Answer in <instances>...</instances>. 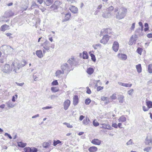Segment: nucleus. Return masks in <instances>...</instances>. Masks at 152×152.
Instances as JSON below:
<instances>
[{"instance_id": "58836bf2", "label": "nucleus", "mask_w": 152, "mask_h": 152, "mask_svg": "<svg viewBox=\"0 0 152 152\" xmlns=\"http://www.w3.org/2000/svg\"><path fill=\"white\" fill-rule=\"evenodd\" d=\"M89 54H90V56H91V59L92 60L94 61H96V59L94 55L93 54L91 53V52H89Z\"/></svg>"}, {"instance_id": "ddd939ff", "label": "nucleus", "mask_w": 152, "mask_h": 152, "mask_svg": "<svg viewBox=\"0 0 152 152\" xmlns=\"http://www.w3.org/2000/svg\"><path fill=\"white\" fill-rule=\"evenodd\" d=\"M112 48L113 50L115 52L118 51L119 48V44L118 42L115 41L114 42Z\"/></svg>"}, {"instance_id": "de8ad7c7", "label": "nucleus", "mask_w": 152, "mask_h": 152, "mask_svg": "<svg viewBox=\"0 0 152 152\" xmlns=\"http://www.w3.org/2000/svg\"><path fill=\"white\" fill-rule=\"evenodd\" d=\"M91 102V100L89 98L86 99L85 100V104L86 105H88Z\"/></svg>"}, {"instance_id": "aec40b11", "label": "nucleus", "mask_w": 152, "mask_h": 152, "mask_svg": "<svg viewBox=\"0 0 152 152\" xmlns=\"http://www.w3.org/2000/svg\"><path fill=\"white\" fill-rule=\"evenodd\" d=\"M71 17L70 13H67L66 14L64 18L62 20V22H66Z\"/></svg>"}, {"instance_id": "2f4dec72", "label": "nucleus", "mask_w": 152, "mask_h": 152, "mask_svg": "<svg viewBox=\"0 0 152 152\" xmlns=\"http://www.w3.org/2000/svg\"><path fill=\"white\" fill-rule=\"evenodd\" d=\"M94 70L93 68L90 67L87 69V73L89 74H92L94 72Z\"/></svg>"}, {"instance_id": "a19ab883", "label": "nucleus", "mask_w": 152, "mask_h": 152, "mask_svg": "<svg viewBox=\"0 0 152 152\" xmlns=\"http://www.w3.org/2000/svg\"><path fill=\"white\" fill-rule=\"evenodd\" d=\"M142 51V49L141 48H138L137 50V52L140 55H141Z\"/></svg>"}, {"instance_id": "473e14b6", "label": "nucleus", "mask_w": 152, "mask_h": 152, "mask_svg": "<svg viewBox=\"0 0 152 152\" xmlns=\"http://www.w3.org/2000/svg\"><path fill=\"white\" fill-rule=\"evenodd\" d=\"M135 33L136 34L137 33V34H138L140 36H142L143 35V34L142 33V32H141L140 31V28H139L136 30L135 31Z\"/></svg>"}, {"instance_id": "72a5a7b5", "label": "nucleus", "mask_w": 152, "mask_h": 152, "mask_svg": "<svg viewBox=\"0 0 152 152\" xmlns=\"http://www.w3.org/2000/svg\"><path fill=\"white\" fill-rule=\"evenodd\" d=\"M90 121L89 119L87 117L86 119L83 120V124L84 125H87L89 123V122Z\"/></svg>"}, {"instance_id": "bb28decb", "label": "nucleus", "mask_w": 152, "mask_h": 152, "mask_svg": "<svg viewBox=\"0 0 152 152\" xmlns=\"http://www.w3.org/2000/svg\"><path fill=\"white\" fill-rule=\"evenodd\" d=\"M18 145L21 148H24L27 145L26 143H24L22 142H18L17 143Z\"/></svg>"}, {"instance_id": "79ce46f5", "label": "nucleus", "mask_w": 152, "mask_h": 152, "mask_svg": "<svg viewBox=\"0 0 152 152\" xmlns=\"http://www.w3.org/2000/svg\"><path fill=\"white\" fill-rule=\"evenodd\" d=\"M151 148H152L151 147H148L145 148L143 149V150L145 151H146V152H149L150 151H151Z\"/></svg>"}, {"instance_id": "49530a36", "label": "nucleus", "mask_w": 152, "mask_h": 152, "mask_svg": "<svg viewBox=\"0 0 152 152\" xmlns=\"http://www.w3.org/2000/svg\"><path fill=\"white\" fill-rule=\"evenodd\" d=\"M93 123V125L95 126H97L99 125V123L96 120H94Z\"/></svg>"}, {"instance_id": "e433bc0d", "label": "nucleus", "mask_w": 152, "mask_h": 152, "mask_svg": "<svg viewBox=\"0 0 152 152\" xmlns=\"http://www.w3.org/2000/svg\"><path fill=\"white\" fill-rule=\"evenodd\" d=\"M146 105L149 109L152 107V102L149 101L146 102Z\"/></svg>"}, {"instance_id": "20e7f679", "label": "nucleus", "mask_w": 152, "mask_h": 152, "mask_svg": "<svg viewBox=\"0 0 152 152\" xmlns=\"http://www.w3.org/2000/svg\"><path fill=\"white\" fill-rule=\"evenodd\" d=\"M13 15L14 13H13L11 11H7L5 13L4 16H3L0 18V21H4L5 22H7L9 20H5V18H9L13 16Z\"/></svg>"}, {"instance_id": "13d9d810", "label": "nucleus", "mask_w": 152, "mask_h": 152, "mask_svg": "<svg viewBox=\"0 0 152 152\" xmlns=\"http://www.w3.org/2000/svg\"><path fill=\"white\" fill-rule=\"evenodd\" d=\"M142 109L144 111H147L148 110L149 108L148 107H146L145 106H142Z\"/></svg>"}, {"instance_id": "0eeeda50", "label": "nucleus", "mask_w": 152, "mask_h": 152, "mask_svg": "<svg viewBox=\"0 0 152 152\" xmlns=\"http://www.w3.org/2000/svg\"><path fill=\"white\" fill-rule=\"evenodd\" d=\"M100 125H102V126H100V128L104 129H107L108 130H112L113 129L111 127V126L109 124H107L104 123L102 121H101L100 123Z\"/></svg>"}, {"instance_id": "ea45409f", "label": "nucleus", "mask_w": 152, "mask_h": 152, "mask_svg": "<svg viewBox=\"0 0 152 152\" xmlns=\"http://www.w3.org/2000/svg\"><path fill=\"white\" fill-rule=\"evenodd\" d=\"M51 90L53 92H56L58 91V89L56 87H53L51 88Z\"/></svg>"}, {"instance_id": "4c0bfd02", "label": "nucleus", "mask_w": 152, "mask_h": 152, "mask_svg": "<svg viewBox=\"0 0 152 152\" xmlns=\"http://www.w3.org/2000/svg\"><path fill=\"white\" fill-rule=\"evenodd\" d=\"M114 9V7L112 6H111L106 9V11L108 12H111V11Z\"/></svg>"}, {"instance_id": "a211bd4d", "label": "nucleus", "mask_w": 152, "mask_h": 152, "mask_svg": "<svg viewBox=\"0 0 152 152\" xmlns=\"http://www.w3.org/2000/svg\"><path fill=\"white\" fill-rule=\"evenodd\" d=\"M58 3L57 1H55V3L52 5L51 7L50 8L52 9V10L54 11H56V10H57L58 8V5L56 4Z\"/></svg>"}, {"instance_id": "864d4df0", "label": "nucleus", "mask_w": 152, "mask_h": 152, "mask_svg": "<svg viewBox=\"0 0 152 152\" xmlns=\"http://www.w3.org/2000/svg\"><path fill=\"white\" fill-rule=\"evenodd\" d=\"M31 152H37L38 151L37 149L35 147H31Z\"/></svg>"}, {"instance_id": "c85d7f7f", "label": "nucleus", "mask_w": 152, "mask_h": 152, "mask_svg": "<svg viewBox=\"0 0 152 152\" xmlns=\"http://www.w3.org/2000/svg\"><path fill=\"white\" fill-rule=\"evenodd\" d=\"M6 104L8 107L12 108L14 107L15 105L13 104L10 101H9L7 102L6 103Z\"/></svg>"}, {"instance_id": "f8f14e48", "label": "nucleus", "mask_w": 152, "mask_h": 152, "mask_svg": "<svg viewBox=\"0 0 152 152\" xmlns=\"http://www.w3.org/2000/svg\"><path fill=\"white\" fill-rule=\"evenodd\" d=\"M102 16L103 18H110L112 16V14L110 12L105 11L102 12Z\"/></svg>"}, {"instance_id": "5fc2aeb1", "label": "nucleus", "mask_w": 152, "mask_h": 152, "mask_svg": "<svg viewBox=\"0 0 152 152\" xmlns=\"http://www.w3.org/2000/svg\"><path fill=\"white\" fill-rule=\"evenodd\" d=\"M116 94H113L110 97L112 99H117L116 96Z\"/></svg>"}, {"instance_id": "f03ea898", "label": "nucleus", "mask_w": 152, "mask_h": 152, "mask_svg": "<svg viewBox=\"0 0 152 152\" xmlns=\"http://www.w3.org/2000/svg\"><path fill=\"white\" fill-rule=\"evenodd\" d=\"M15 63L13 62L11 65V68L10 66V65L8 64H6L2 69V71L4 73H9L11 71L12 69L13 71L15 72H17V68L15 65Z\"/></svg>"}, {"instance_id": "4be33fe9", "label": "nucleus", "mask_w": 152, "mask_h": 152, "mask_svg": "<svg viewBox=\"0 0 152 152\" xmlns=\"http://www.w3.org/2000/svg\"><path fill=\"white\" fill-rule=\"evenodd\" d=\"M64 73L63 72L62 70H57L56 72V76L58 77H59L60 75L61 74H64Z\"/></svg>"}, {"instance_id": "8fccbe9b", "label": "nucleus", "mask_w": 152, "mask_h": 152, "mask_svg": "<svg viewBox=\"0 0 152 152\" xmlns=\"http://www.w3.org/2000/svg\"><path fill=\"white\" fill-rule=\"evenodd\" d=\"M63 124L66 125L68 128H72L73 127V126L72 125H71L69 123L64 122Z\"/></svg>"}, {"instance_id": "a18cd8bd", "label": "nucleus", "mask_w": 152, "mask_h": 152, "mask_svg": "<svg viewBox=\"0 0 152 152\" xmlns=\"http://www.w3.org/2000/svg\"><path fill=\"white\" fill-rule=\"evenodd\" d=\"M101 45L99 43H98V44L94 45H93V47L95 49H97V47H99L100 48L101 47Z\"/></svg>"}, {"instance_id": "603ef678", "label": "nucleus", "mask_w": 152, "mask_h": 152, "mask_svg": "<svg viewBox=\"0 0 152 152\" xmlns=\"http://www.w3.org/2000/svg\"><path fill=\"white\" fill-rule=\"evenodd\" d=\"M26 61H23V64H21V65L20 67H18V66L17 67V68H17V70H19V69H20V67H23V66H25L26 65Z\"/></svg>"}, {"instance_id": "9b49d317", "label": "nucleus", "mask_w": 152, "mask_h": 152, "mask_svg": "<svg viewBox=\"0 0 152 152\" xmlns=\"http://www.w3.org/2000/svg\"><path fill=\"white\" fill-rule=\"evenodd\" d=\"M70 101L69 99H67L64 103V109L65 110H67L70 104Z\"/></svg>"}, {"instance_id": "c03bdc74", "label": "nucleus", "mask_w": 152, "mask_h": 152, "mask_svg": "<svg viewBox=\"0 0 152 152\" xmlns=\"http://www.w3.org/2000/svg\"><path fill=\"white\" fill-rule=\"evenodd\" d=\"M24 150L25 152H31V148L26 147L24 148Z\"/></svg>"}, {"instance_id": "69168bd1", "label": "nucleus", "mask_w": 152, "mask_h": 152, "mask_svg": "<svg viewBox=\"0 0 152 152\" xmlns=\"http://www.w3.org/2000/svg\"><path fill=\"white\" fill-rule=\"evenodd\" d=\"M4 135L5 136H7L10 139H12V137L11 136L10 134H8V133H5Z\"/></svg>"}, {"instance_id": "f3484780", "label": "nucleus", "mask_w": 152, "mask_h": 152, "mask_svg": "<svg viewBox=\"0 0 152 152\" xmlns=\"http://www.w3.org/2000/svg\"><path fill=\"white\" fill-rule=\"evenodd\" d=\"M0 29L1 31H4L6 30L9 29V26L7 24H4L2 26Z\"/></svg>"}, {"instance_id": "f704fd0d", "label": "nucleus", "mask_w": 152, "mask_h": 152, "mask_svg": "<svg viewBox=\"0 0 152 152\" xmlns=\"http://www.w3.org/2000/svg\"><path fill=\"white\" fill-rule=\"evenodd\" d=\"M74 60L75 58H72L68 61L67 62L70 64L71 66H72L74 61H75Z\"/></svg>"}, {"instance_id": "9d476101", "label": "nucleus", "mask_w": 152, "mask_h": 152, "mask_svg": "<svg viewBox=\"0 0 152 152\" xmlns=\"http://www.w3.org/2000/svg\"><path fill=\"white\" fill-rule=\"evenodd\" d=\"M111 30L110 28H104L100 32V36H103L105 34H110L111 33Z\"/></svg>"}, {"instance_id": "b1692460", "label": "nucleus", "mask_w": 152, "mask_h": 152, "mask_svg": "<svg viewBox=\"0 0 152 152\" xmlns=\"http://www.w3.org/2000/svg\"><path fill=\"white\" fill-rule=\"evenodd\" d=\"M45 4L47 6L50 5L53 2V0H43Z\"/></svg>"}, {"instance_id": "3c124183", "label": "nucleus", "mask_w": 152, "mask_h": 152, "mask_svg": "<svg viewBox=\"0 0 152 152\" xmlns=\"http://www.w3.org/2000/svg\"><path fill=\"white\" fill-rule=\"evenodd\" d=\"M37 5L36 3L34 2H32V4L31 7V9H32L35 7H37Z\"/></svg>"}, {"instance_id": "c9c22d12", "label": "nucleus", "mask_w": 152, "mask_h": 152, "mask_svg": "<svg viewBox=\"0 0 152 152\" xmlns=\"http://www.w3.org/2000/svg\"><path fill=\"white\" fill-rule=\"evenodd\" d=\"M148 71L150 73H152V64H149L148 66Z\"/></svg>"}, {"instance_id": "cd10ccee", "label": "nucleus", "mask_w": 152, "mask_h": 152, "mask_svg": "<svg viewBox=\"0 0 152 152\" xmlns=\"http://www.w3.org/2000/svg\"><path fill=\"white\" fill-rule=\"evenodd\" d=\"M124 96L123 95H120L119 97L118 98V100L120 103H122L124 101Z\"/></svg>"}, {"instance_id": "2eb2a0df", "label": "nucleus", "mask_w": 152, "mask_h": 152, "mask_svg": "<svg viewBox=\"0 0 152 152\" xmlns=\"http://www.w3.org/2000/svg\"><path fill=\"white\" fill-rule=\"evenodd\" d=\"M70 11L74 14L77 13L78 12L77 8L75 6H72L70 8Z\"/></svg>"}, {"instance_id": "5701e85b", "label": "nucleus", "mask_w": 152, "mask_h": 152, "mask_svg": "<svg viewBox=\"0 0 152 152\" xmlns=\"http://www.w3.org/2000/svg\"><path fill=\"white\" fill-rule=\"evenodd\" d=\"M126 118L124 115H122L118 119L119 122H124L126 121Z\"/></svg>"}, {"instance_id": "774afa93", "label": "nucleus", "mask_w": 152, "mask_h": 152, "mask_svg": "<svg viewBox=\"0 0 152 152\" xmlns=\"http://www.w3.org/2000/svg\"><path fill=\"white\" fill-rule=\"evenodd\" d=\"M112 126L113 127H114L115 128H118V126L116 124L113 123L112 124Z\"/></svg>"}, {"instance_id": "6e6d98bb", "label": "nucleus", "mask_w": 152, "mask_h": 152, "mask_svg": "<svg viewBox=\"0 0 152 152\" xmlns=\"http://www.w3.org/2000/svg\"><path fill=\"white\" fill-rule=\"evenodd\" d=\"M52 85L53 86H56L58 85V83L57 81V80H55L53 81L52 83Z\"/></svg>"}, {"instance_id": "39448f33", "label": "nucleus", "mask_w": 152, "mask_h": 152, "mask_svg": "<svg viewBox=\"0 0 152 152\" xmlns=\"http://www.w3.org/2000/svg\"><path fill=\"white\" fill-rule=\"evenodd\" d=\"M50 42L47 40H46L42 44V46H43V51L44 54L46 52V51L48 52L49 51L50 48Z\"/></svg>"}, {"instance_id": "7ed1b4c3", "label": "nucleus", "mask_w": 152, "mask_h": 152, "mask_svg": "<svg viewBox=\"0 0 152 152\" xmlns=\"http://www.w3.org/2000/svg\"><path fill=\"white\" fill-rule=\"evenodd\" d=\"M3 52L5 54L8 55L11 53L14 49L9 45H4L1 47Z\"/></svg>"}, {"instance_id": "a878e982", "label": "nucleus", "mask_w": 152, "mask_h": 152, "mask_svg": "<svg viewBox=\"0 0 152 152\" xmlns=\"http://www.w3.org/2000/svg\"><path fill=\"white\" fill-rule=\"evenodd\" d=\"M51 142L49 141L48 142H45L43 143L42 146L44 148H47L51 145Z\"/></svg>"}, {"instance_id": "4d7b16f0", "label": "nucleus", "mask_w": 152, "mask_h": 152, "mask_svg": "<svg viewBox=\"0 0 152 152\" xmlns=\"http://www.w3.org/2000/svg\"><path fill=\"white\" fill-rule=\"evenodd\" d=\"M132 85V84H129L128 83H124V86L126 87H130Z\"/></svg>"}, {"instance_id": "0e129e2a", "label": "nucleus", "mask_w": 152, "mask_h": 152, "mask_svg": "<svg viewBox=\"0 0 152 152\" xmlns=\"http://www.w3.org/2000/svg\"><path fill=\"white\" fill-rule=\"evenodd\" d=\"M103 88V87L99 86L97 87V91H99L101 90H102Z\"/></svg>"}, {"instance_id": "37998d69", "label": "nucleus", "mask_w": 152, "mask_h": 152, "mask_svg": "<svg viewBox=\"0 0 152 152\" xmlns=\"http://www.w3.org/2000/svg\"><path fill=\"white\" fill-rule=\"evenodd\" d=\"M61 143V141L59 140H57V141L54 140L53 142V145L54 146H55L58 144Z\"/></svg>"}, {"instance_id": "bf43d9fd", "label": "nucleus", "mask_w": 152, "mask_h": 152, "mask_svg": "<svg viewBox=\"0 0 152 152\" xmlns=\"http://www.w3.org/2000/svg\"><path fill=\"white\" fill-rule=\"evenodd\" d=\"M132 139H130L126 143L127 145H129L132 144Z\"/></svg>"}, {"instance_id": "423d86ee", "label": "nucleus", "mask_w": 152, "mask_h": 152, "mask_svg": "<svg viewBox=\"0 0 152 152\" xmlns=\"http://www.w3.org/2000/svg\"><path fill=\"white\" fill-rule=\"evenodd\" d=\"M61 68L63 72L66 74H67L70 71V66L66 63L63 64L61 67Z\"/></svg>"}, {"instance_id": "09e8293b", "label": "nucleus", "mask_w": 152, "mask_h": 152, "mask_svg": "<svg viewBox=\"0 0 152 152\" xmlns=\"http://www.w3.org/2000/svg\"><path fill=\"white\" fill-rule=\"evenodd\" d=\"M134 92V90L132 89L128 91L127 94L130 96H132Z\"/></svg>"}, {"instance_id": "4468645a", "label": "nucleus", "mask_w": 152, "mask_h": 152, "mask_svg": "<svg viewBox=\"0 0 152 152\" xmlns=\"http://www.w3.org/2000/svg\"><path fill=\"white\" fill-rule=\"evenodd\" d=\"M101 141L98 139H94L92 140L91 142L96 145H99L101 143Z\"/></svg>"}, {"instance_id": "052dcab7", "label": "nucleus", "mask_w": 152, "mask_h": 152, "mask_svg": "<svg viewBox=\"0 0 152 152\" xmlns=\"http://www.w3.org/2000/svg\"><path fill=\"white\" fill-rule=\"evenodd\" d=\"M135 23H132V26L130 28V29L132 30H134V28H135Z\"/></svg>"}, {"instance_id": "1a4fd4ad", "label": "nucleus", "mask_w": 152, "mask_h": 152, "mask_svg": "<svg viewBox=\"0 0 152 152\" xmlns=\"http://www.w3.org/2000/svg\"><path fill=\"white\" fill-rule=\"evenodd\" d=\"M110 36L107 34L104 35L102 39L100 40V42L104 45L106 44L109 40Z\"/></svg>"}, {"instance_id": "6ab92c4d", "label": "nucleus", "mask_w": 152, "mask_h": 152, "mask_svg": "<svg viewBox=\"0 0 152 152\" xmlns=\"http://www.w3.org/2000/svg\"><path fill=\"white\" fill-rule=\"evenodd\" d=\"M118 55L120 59L123 60H125L127 58L126 55L125 54L119 53Z\"/></svg>"}, {"instance_id": "6e6552de", "label": "nucleus", "mask_w": 152, "mask_h": 152, "mask_svg": "<svg viewBox=\"0 0 152 152\" xmlns=\"http://www.w3.org/2000/svg\"><path fill=\"white\" fill-rule=\"evenodd\" d=\"M137 38V34L133 35L130 38L129 42V45H132L133 44H135L136 43V40Z\"/></svg>"}, {"instance_id": "7c9ffc66", "label": "nucleus", "mask_w": 152, "mask_h": 152, "mask_svg": "<svg viewBox=\"0 0 152 152\" xmlns=\"http://www.w3.org/2000/svg\"><path fill=\"white\" fill-rule=\"evenodd\" d=\"M88 55L86 51H84L83 53V58L84 59H87L88 58Z\"/></svg>"}, {"instance_id": "680f3d73", "label": "nucleus", "mask_w": 152, "mask_h": 152, "mask_svg": "<svg viewBox=\"0 0 152 152\" xmlns=\"http://www.w3.org/2000/svg\"><path fill=\"white\" fill-rule=\"evenodd\" d=\"M96 83L95 85V86H98V84H99V85H101L102 83L100 82V80H96Z\"/></svg>"}, {"instance_id": "f257e3e1", "label": "nucleus", "mask_w": 152, "mask_h": 152, "mask_svg": "<svg viewBox=\"0 0 152 152\" xmlns=\"http://www.w3.org/2000/svg\"><path fill=\"white\" fill-rule=\"evenodd\" d=\"M127 12V9L125 8H121L119 9L116 14V18L119 20L124 18Z\"/></svg>"}, {"instance_id": "e2e57ef3", "label": "nucleus", "mask_w": 152, "mask_h": 152, "mask_svg": "<svg viewBox=\"0 0 152 152\" xmlns=\"http://www.w3.org/2000/svg\"><path fill=\"white\" fill-rule=\"evenodd\" d=\"M87 88V91L86 93L89 94H91V91L90 89L88 87H87L86 88Z\"/></svg>"}, {"instance_id": "393cba45", "label": "nucleus", "mask_w": 152, "mask_h": 152, "mask_svg": "<svg viewBox=\"0 0 152 152\" xmlns=\"http://www.w3.org/2000/svg\"><path fill=\"white\" fill-rule=\"evenodd\" d=\"M97 150V148L95 146H91L88 149V151L90 152H94Z\"/></svg>"}, {"instance_id": "412c9836", "label": "nucleus", "mask_w": 152, "mask_h": 152, "mask_svg": "<svg viewBox=\"0 0 152 152\" xmlns=\"http://www.w3.org/2000/svg\"><path fill=\"white\" fill-rule=\"evenodd\" d=\"M36 54L39 58H42L43 57L42 52L41 50H37L36 51Z\"/></svg>"}, {"instance_id": "338daca9", "label": "nucleus", "mask_w": 152, "mask_h": 152, "mask_svg": "<svg viewBox=\"0 0 152 152\" xmlns=\"http://www.w3.org/2000/svg\"><path fill=\"white\" fill-rule=\"evenodd\" d=\"M52 108V107L51 106H47L46 107H43L42 109L43 110H45V109H50Z\"/></svg>"}, {"instance_id": "c756f323", "label": "nucleus", "mask_w": 152, "mask_h": 152, "mask_svg": "<svg viewBox=\"0 0 152 152\" xmlns=\"http://www.w3.org/2000/svg\"><path fill=\"white\" fill-rule=\"evenodd\" d=\"M136 68L138 73H140L142 72V68L140 64H139L137 65L136 66Z\"/></svg>"}, {"instance_id": "dca6fc26", "label": "nucleus", "mask_w": 152, "mask_h": 152, "mask_svg": "<svg viewBox=\"0 0 152 152\" xmlns=\"http://www.w3.org/2000/svg\"><path fill=\"white\" fill-rule=\"evenodd\" d=\"M79 101V99L78 96L77 95H75L73 98V104L75 106L77 105Z\"/></svg>"}]
</instances>
